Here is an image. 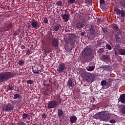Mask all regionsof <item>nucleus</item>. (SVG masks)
Here are the masks:
<instances>
[{"label": "nucleus", "mask_w": 125, "mask_h": 125, "mask_svg": "<svg viewBox=\"0 0 125 125\" xmlns=\"http://www.w3.org/2000/svg\"><path fill=\"white\" fill-rule=\"evenodd\" d=\"M93 52L92 49L87 47L84 48L81 53L83 59L86 62L91 61L93 59V57L92 56Z\"/></svg>", "instance_id": "f257e3e1"}, {"label": "nucleus", "mask_w": 125, "mask_h": 125, "mask_svg": "<svg viewBox=\"0 0 125 125\" xmlns=\"http://www.w3.org/2000/svg\"><path fill=\"white\" fill-rule=\"evenodd\" d=\"M94 119L100 120L101 122H108L110 120V114L108 111L98 112L93 116Z\"/></svg>", "instance_id": "f03ea898"}, {"label": "nucleus", "mask_w": 125, "mask_h": 125, "mask_svg": "<svg viewBox=\"0 0 125 125\" xmlns=\"http://www.w3.org/2000/svg\"><path fill=\"white\" fill-rule=\"evenodd\" d=\"M15 72H3L0 73V83L8 81L11 78L15 77Z\"/></svg>", "instance_id": "7ed1b4c3"}, {"label": "nucleus", "mask_w": 125, "mask_h": 125, "mask_svg": "<svg viewBox=\"0 0 125 125\" xmlns=\"http://www.w3.org/2000/svg\"><path fill=\"white\" fill-rule=\"evenodd\" d=\"M85 26V21H76L74 24V28L77 30H82Z\"/></svg>", "instance_id": "20e7f679"}, {"label": "nucleus", "mask_w": 125, "mask_h": 125, "mask_svg": "<svg viewBox=\"0 0 125 125\" xmlns=\"http://www.w3.org/2000/svg\"><path fill=\"white\" fill-rule=\"evenodd\" d=\"M58 106V102L55 100H52L47 104V107L48 109H53L56 108Z\"/></svg>", "instance_id": "39448f33"}, {"label": "nucleus", "mask_w": 125, "mask_h": 125, "mask_svg": "<svg viewBox=\"0 0 125 125\" xmlns=\"http://www.w3.org/2000/svg\"><path fill=\"white\" fill-rule=\"evenodd\" d=\"M13 109H14V107L10 104H7L6 106H4L3 108H2V111L5 112H11Z\"/></svg>", "instance_id": "423d86ee"}, {"label": "nucleus", "mask_w": 125, "mask_h": 125, "mask_svg": "<svg viewBox=\"0 0 125 125\" xmlns=\"http://www.w3.org/2000/svg\"><path fill=\"white\" fill-rule=\"evenodd\" d=\"M89 30L92 35H95L96 34V26L93 24H89Z\"/></svg>", "instance_id": "0eeeda50"}, {"label": "nucleus", "mask_w": 125, "mask_h": 125, "mask_svg": "<svg viewBox=\"0 0 125 125\" xmlns=\"http://www.w3.org/2000/svg\"><path fill=\"white\" fill-rule=\"evenodd\" d=\"M13 28V23L11 22H9L7 23V25L3 27L4 31L7 32V31H11Z\"/></svg>", "instance_id": "6e6552de"}, {"label": "nucleus", "mask_w": 125, "mask_h": 125, "mask_svg": "<svg viewBox=\"0 0 125 125\" xmlns=\"http://www.w3.org/2000/svg\"><path fill=\"white\" fill-rule=\"evenodd\" d=\"M101 85L103 86V87H104V89H107L111 86V83H107L106 80H102L101 82Z\"/></svg>", "instance_id": "1a4fd4ad"}, {"label": "nucleus", "mask_w": 125, "mask_h": 125, "mask_svg": "<svg viewBox=\"0 0 125 125\" xmlns=\"http://www.w3.org/2000/svg\"><path fill=\"white\" fill-rule=\"evenodd\" d=\"M57 70L59 74L63 73V72H64L65 70V64L63 62L60 63Z\"/></svg>", "instance_id": "9d476101"}, {"label": "nucleus", "mask_w": 125, "mask_h": 125, "mask_svg": "<svg viewBox=\"0 0 125 125\" xmlns=\"http://www.w3.org/2000/svg\"><path fill=\"white\" fill-rule=\"evenodd\" d=\"M114 11L116 13V14L117 15H121V17H125V11L122 10H120V9L115 8H114Z\"/></svg>", "instance_id": "9b49d317"}, {"label": "nucleus", "mask_w": 125, "mask_h": 125, "mask_svg": "<svg viewBox=\"0 0 125 125\" xmlns=\"http://www.w3.org/2000/svg\"><path fill=\"white\" fill-rule=\"evenodd\" d=\"M103 61L106 62V63H111V58L109 55H104L102 56Z\"/></svg>", "instance_id": "f8f14e48"}, {"label": "nucleus", "mask_w": 125, "mask_h": 125, "mask_svg": "<svg viewBox=\"0 0 125 125\" xmlns=\"http://www.w3.org/2000/svg\"><path fill=\"white\" fill-rule=\"evenodd\" d=\"M41 25V23H38V21H32L31 23L32 28L33 29H35L36 30H37L38 28H40L41 27V25Z\"/></svg>", "instance_id": "ddd939ff"}, {"label": "nucleus", "mask_w": 125, "mask_h": 125, "mask_svg": "<svg viewBox=\"0 0 125 125\" xmlns=\"http://www.w3.org/2000/svg\"><path fill=\"white\" fill-rule=\"evenodd\" d=\"M70 122L71 124H76L77 123V120L78 118L75 115H73L69 117Z\"/></svg>", "instance_id": "4468645a"}, {"label": "nucleus", "mask_w": 125, "mask_h": 125, "mask_svg": "<svg viewBox=\"0 0 125 125\" xmlns=\"http://www.w3.org/2000/svg\"><path fill=\"white\" fill-rule=\"evenodd\" d=\"M62 17L64 21V22H68L69 21V18H70V15L64 14L62 15Z\"/></svg>", "instance_id": "2eb2a0df"}, {"label": "nucleus", "mask_w": 125, "mask_h": 125, "mask_svg": "<svg viewBox=\"0 0 125 125\" xmlns=\"http://www.w3.org/2000/svg\"><path fill=\"white\" fill-rule=\"evenodd\" d=\"M53 46L54 47H57L59 44V41L57 39H54L52 40V43Z\"/></svg>", "instance_id": "dca6fc26"}, {"label": "nucleus", "mask_w": 125, "mask_h": 125, "mask_svg": "<svg viewBox=\"0 0 125 125\" xmlns=\"http://www.w3.org/2000/svg\"><path fill=\"white\" fill-rule=\"evenodd\" d=\"M84 75L86 78H88V79H86V82H89V80L92 78V75H91V73L90 72H85Z\"/></svg>", "instance_id": "f3484780"}, {"label": "nucleus", "mask_w": 125, "mask_h": 125, "mask_svg": "<svg viewBox=\"0 0 125 125\" xmlns=\"http://www.w3.org/2000/svg\"><path fill=\"white\" fill-rule=\"evenodd\" d=\"M67 85H68L69 86H71V87H73V86H75L73 79H72L71 78L69 79L67 82Z\"/></svg>", "instance_id": "a211bd4d"}, {"label": "nucleus", "mask_w": 125, "mask_h": 125, "mask_svg": "<svg viewBox=\"0 0 125 125\" xmlns=\"http://www.w3.org/2000/svg\"><path fill=\"white\" fill-rule=\"evenodd\" d=\"M119 99L121 102L123 104L125 103V94H121L120 96Z\"/></svg>", "instance_id": "6ab92c4d"}, {"label": "nucleus", "mask_w": 125, "mask_h": 125, "mask_svg": "<svg viewBox=\"0 0 125 125\" xmlns=\"http://www.w3.org/2000/svg\"><path fill=\"white\" fill-rule=\"evenodd\" d=\"M86 69L87 71H88L89 72H92V71H94V69H95V66H88L86 67Z\"/></svg>", "instance_id": "aec40b11"}, {"label": "nucleus", "mask_w": 125, "mask_h": 125, "mask_svg": "<svg viewBox=\"0 0 125 125\" xmlns=\"http://www.w3.org/2000/svg\"><path fill=\"white\" fill-rule=\"evenodd\" d=\"M102 69H104V71H107L108 72L111 71V67L109 65H103Z\"/></svg>", "instance_id": "412c9836"}, {"label": "nucleus", "mask_w": 125, "mask_h": 125, "mask_svg": "<svg viewBox=\"0 0 125 125\" xmlns=\"http://www.w3.org/2000/svg\"><path fill=\"white\" fill-rule=\"evenodd\" d=\"M60 28H62V26H61V25L59 24H56L54 26V30L55 32H58Z\"/></svg>", "instance_id": "4be33fe9"}, {"label": "nucleus", "mask_w": 125, "mask_h": 125, "mask_svg": "<svg viewBox=\"0 0 125 125\" xmlns=\"http://www.w3.org/2000/svg\"><path fill=\"white\" fill-rule=\"evenodd\" d=\"M64 115V112L62 109H59L58 110V115L59 118H60V117H62Z\"/></svg>", "instance_id": "5701e85b"}, {"label": "nucleus", "mask_w": 125, "mask_h": 125, "mask_svg": "<svg viewBox=\"0 0 125 125\" xmlns=\"http://www.w3.org/2000/svg\"><path fill=\"white\" fill-rule=\"evenodd\" d=\"M118 53L120 55H125V50L124 49H120Z\"/></svg>", "instance_id": "b1692460"}, {"label": "nucleus", "mask_w": 125, "mask_h": 125, "mask_svg": "<svg viewBox=\"0 0 125 125\" xmlns=\"http://www.w3.org/2000/svg\"><path fill=\"white\" fill-rule=\"evenodd\" d=\"M8 90H14V86H12V85L11 84H9L8 86H7V87Z\"/></svg>", "instance_id": "393cba45"}, {"label": "nucleus", "mask_w": 125, "mask_h": 125, "mask_svg": "<svg viewBox=\"0 0 125 125\" xmlns=\"http://www.w3.org/2000/svg\"><path fill=\"white\" fill-rule=\"evenodd\" d=\"M34 74H39L40 73V69H39V67H37V68H33L32 70Z\"/></svg>", "instance_id": "a878e982"}, {"label": "nucleus", "mask_w": 125, "mask_h": 125, "mask_svg": "<svg viewBox=\"0 0 125 125\" xmlns=\"http://www.w3.org/2000/svg\"><path fill=\"white\" fill-rule=\"evenodd\" d=\"M112 28L115 30V31H119V26L116 24H114L112 25Z\"/></svg>", "instance_id": "bb28decb"}, {"label": "nucleus", "mask_w": 125, "mask_h": 125, "mask_svg": "<svg viewBox=\"0 0 125 125\" xmlns=\"http://www.w3.org/2000/svg\"><path fill=\"white\" fill-rule=\"evenodd\" d=\"M18 64H19L20 66H22L25 65V62L23 60H21L18 61Z\"/></svg>", "instance_id": "cd10ccee"}, {"label": "nucleus", "mask_w": 125, "mask_h": 125, "mask_svg": "<svg viewBox=\"0 0 125 125\" xmlns=\"http://www.w3.org/2000/svg\"><path fill=\"white\" fill-rule=\"evenodd\" d=\"M20 97H21V96H20V95H19V94H15L14 95L13 99H19V98H20Z\"/></svg>", "instance_id": "c85d7f7f"}, {"label": "nucleus", "mask_w": 125, "mask_h": 125, "mask_svg": "<svg viewBox=\"0 0 125 125\" xmlns=\"http://www.w3.org/2000/svg\"><path fill=\"white\" fill-rule=\"evenodd\" d=\"M65 49L67 51H70V50H72L73 49V47L67 45L65 47Z\"/></svg>", "instance_id": "c756f323"}, {"label": "nucleus", "mask_w": 125, "mask_h": 125, "mask_svg": "<svg viewBox=\"0 0 125 125\" xmlns=\"http://www.w3.org/2000/svg\"><path fill=\"white\" fill-rule=\"evenodd\" d=\"M28 117H29V114H28L27 113H23V114L22 115L23 120H26V119H27V118H28Z\"/></svg>", "instance_id": "7c9ffc66"}, {"label": "nucleus", "mask_w": 125, "mask_h": 125, "mask_svg": "<svg viewBox=\"0 0 125 125\" xmlns=\"http://www.w3.org/2000/svg\"><path fill=\"white\" fill-rule=\"evenodd\" d=\"M105 47H106V49H108V50H112V46H111V45L106 44Z\"/></svg>", "instance_id": "2f4dec72"}, {"label": "nucleus", "mask_w": 125, "mask_h": 125, "mask_svg": "<svg viewBox=\"0 0 125 125\" xmlns=\"http://www.w3.org/2000/svg\"><path fill=\"white\" fill-rule=\"evenodd\" d=\"M115 39H116V41L117 42H120L122 40L121 39V37L118 36V35L115 36Z\"/></svg>", "instance_id": "473e14b6"}, {"label": "nucleus", "mask_w": 125, "mask_h": 125, "mask_svg": "<svg viewBox=\"0 0 125 125\" xmlns=\"http://www.w3.org/2000/svg\"><path fill=\"white\" fill-rule=\"evenodd\" d=\"M62 1L59 0L56 3V4L58 5V6L61 7L62 6Z\"/></svg>", "instance_id": "72a5a7b5"}, {"label": "nucleus", "mask_w": 125, "mask_h": 125, "mask_svg": "<svg viewBox=\"0 0 125 125\" xmlns=\"http://www.w3.org/2000/svg\"><path fill=\"white\" fill-rule=\"evenodd\" d=\"M72 41L73 42L75 43V44H77L79 42V39H78V38H74Z\"/></svg>", "instance_id": "f704fd0d"}, {"label": "nucleus", "mask_w": 125, "mask_h": 125, "mask_svg": "<svg viewBox=\"0 0 125 125\" xmlns=\"http://www.w3.org/2000/svg\"><path fill=\"white\" fill-rule=\"evenodd\" d=\"M27 83L28 84H33L34 83V80L29 79L27 81Z\"/></svg>", "instance_id": "c9c22d12"}, {"label": "nucleus", "mask_w": 125, "mask_h": 125, "mask_svg": "<svg viewBox=\"0 0 125 125\" xmlns=\"http://www.w3.org/2000/svg\"><path fill=\"white\" fill-rule=\"evenodd\" d=\"M68 3H69L70 4H73V3H75V1H76V0H67Z\"/></svg>", "instance_id": "e433bc0d"}, {"label": "nucleus", "mask_w": 125, "mask_h": 125, "mask_svg": "<svg viewBox=\"0 0 125 125\" xmlns=\"http://www.w3.org/2000/svg\"><path fill=\"white\" fill-rule=\"evenodd\" d=\"M17 125H27V124L23 122H19L17 124Z\"/></svg>", "instance_id": "4c0bfd02"}, {"label": "nucleus", "mask_w": 125, "mask_h": 125, "mask_svg": "<svg viewBox=\"0 0 125 125\" xmlns=\"http://www.w3.org/2000/svg\"><path fill=\"white\" fill-rule=\"evenodd\" d=\"M121 112L122 114H124V115H125V105L122 107L121 109Z\"/></svg>", "instance_id": "58836bf2"}, {"label": "nucleus", "mask_w": 125, "mask_h": 125, "mask_svg": "<svg viewBox=\"0 0 125 125\" xmlns=\"http://www.w3.org/2000/svg\"><path fill=\"white\" fill-rule=\"evenodd\" d=\"M43 22L45 24H47L48 23V20L47 19V18H44Z\"/></svg>", "instance_id": "ea45409f"}, {"label": "nucleus", "mask_w": 125, "mask_h": 125, "mask_svg": "<svg viewBox=\"0 0 125 125\" xmlns=\"http://www.w3.org/2000/svg\"><path fill=\"white\" fill-rule=\"evenodd\" d=\"M70 45H71V46H72V47H74V46H75V44H76L75 43V42H73V41H71V42H70Z\"/></svg>", "instance_id": "a19ab883"}, {"label": "nucleus", "mask_w": 125, "mask_h": 125, "mask_svg": "<svg viewBox=\"0 0 125 125\" xmlns=\"http://www.w3.org/2000/svg\"><path fill=\"white\" fill-rule=\"evenodd\" d=\"M109 123H110V124H115L116 123V121L114 119H112L109 121Z\"/></svg>", "instance_id": "79ce46f5"}, {"label": "nucleus", "mask_w": 125, "mask_h": 125, "mask_svg": "<svg viewBox=\"0 0 125 125\" xmlns=\"http://www.w3.org/2000/svg\"><path fill=\"white\" fill-rule=\"evenodd\" d=\"M43 85L44 86H49V83H46V82L44 81Z\"/></svg>", "instance_id": "37998d69"}, {"label": "nucleus", "mask_w": 125, "mask_h": 125, "mask_svg": "<svg viewBox=\"0 0 125 125\" xmlns=\"http://www.w3.org/2000/svg\"><path fill=\"white\" fill-rule=\"evenodd\" d=\"M100 4H104L105 3V0H100Z\"/></svg>", "instance_id": "c03bdc74"}, {"label": "nucleus", "mask_w": 125, "mask_h": 125, "mask_svg": "<svg viewBox=\"0 0 125 125\" xmlns=\"http://www.w3.org/2000/svg\"><path fill=\"white\" fill-rule=\"evenodd\" d=\"M30 53H31V51H30V50L29 49L26 50V54L27 55H30Z\"/></svg>", "instance_id": "a18cd8bd"}, {"label": "nucleus", "mask_w": 125, "mask_h": 125, "mask_svg": "<svg viewBox=\"0 0 125 125\" xmlns=\"http://www.w3.org/2000/svg\"><path fill=\"white\" fill-rule=\"evenodd\" d=\"M112 81H113L112 79H109L108 80V82L107 83H110V85H111V83H112Z\"/></svg>", "instance_id": "49530a36"}, {"label": "nucleus", "mask_w": 125, "mask_h": 125, "mask_svg": "<svg viewBox=\"0 0 125 125\" xmlns=\"http://www.w3.org/2000/svg\"><path fill=\"white\" fill-rule=\"evenodd\" d=\"M99 53H103V52H104L103 49V48H100L99 50Z\"/></svg>", "instance_id": "de8ad7c7"}, {"label": "nucleus", "mask_w": 125, "mask_h": 125, "mask_svg": "<svg viewBox=\"0 0 125 125\" xmlns=\"http://www.w3.org/2000/svg\"><path fill=\"white\" fill-rule=\"evenodd\" d=\"M84 34H85V32H82L81 33V36H82V37H83V36H84Z\"/></svg>", "instance_id": "09e8293b"}, {"label": "nucleus", "mask_w": 125, "mask_h": 125, "mask_svg": "<svg viewBox=\"0 0 125 125\" xmlns=\"http://www.w3.org/2000/svg\"><path fill=\"white\" fill-rule=\"evenodd\" d=\"M121 31H118L117 32V34H116V36H121Z\"/></svg>", "instance_id": "8fccbe9b"}, {"label": "nucleus", "mask_w": 125, "mask_h": 125, "mask_svg": "<svg viewBox=\"0 0 125 125\" xmlns=\"http://www.w3.org/2000/svg\"><path fill=\"white\" fill-rule=\"evenodd\" d=\"M103 32H104V33H106V32H107V29H106V28H103Z\"/></svg>", "instance_id": "3c124183"}, {"label": "nucleus", "mask_w": 125, "mask_h": 125, "mask_svg": "<svg viewBox=\"0 0 125 125\" xmlns=\"http://www.w3.org/2000/svg\"><path fill=\"white\" fill-rule=\"evenodd\" d=\"M45 118H46V115L45 114H43L42 115V118L43 119H45Z\"/></svg>", "instance_id": "603ef678"}, {"label": "nucleus", "mask_w": 125, "mask_h": 125, "mask_svg": "<svg viewBox=\"0 0 125 125\" xmlns=\"http://www.w3.org/2000/svg\"><path fill=\"white\" fill-rule=\"evenodd\" d=\"M21 49H24L25 48V45H22L21 46Z\"/></svg>", "instance_id": "864d4df0"}, {"label": "nucleus", "mask_w": 125, "mask_h": 125, "mask_svg": "<svg viewBox=\"0 0 125 125\" xmlns=\"http://www.w3.org/2000/svg\"><path fill=\"white\" fill-rule=\"evenodd\" d=\"M27 28L28 29H31V28H32V25H30V24H28L27 25Z\"/></svg>", "instance_id": "5fc2aeb1"}, {"label": "nucleus", "mask_w": 125, "mask_h": 125, "mask_svg": "<svg viewBox=\"0 0 125 125\" xmlns=\"http://www.w3.org/2000/svg\"><path fill=\"white\" fill-rule=\"evenodd\" d=\"M17 35H18V32H17V31H15L14 33V35L17 36Z\"/></svg>", "instance_id": "6e6d98bb"}, {"label": "nucleus", "mask_w": 125, "mask_h": 125, "mask_svg": "<svg viewBox=\"0 0 125 125\" xmlns=\"http://www.w3.org/2000/svg\"><path fill=\"white\" fill-rule=\"evenodd\" d=\"M33 116H34V113H30V117L33 118Z\"/></svg>", "instance_id": "4d7b16f0"}, {"label": "nucleus", "mask_w": 125, "mask_h": 125, "mask_svg": "<svg viewBox=\"0 0 125 125\" xmlns=\"http://www.w3.org/2000/svg\"><path fill=\"white\" fill-rule=\"evenodd\" d=\"M100 45H101V42H99L97 44V46H100Z\"/></svg>", "instance_id": "13d9d810"}, {"label": "nucleus", "mask_w": 125, "mask_h": 125, "mask_svg": "<svg viewBox=\"0 0 125 125\" xmlns=\"http://www.w3.org/2000/svg\"><path fill=\"white\" fill-rule=\"evenodd\" d=\"M57 99L58 100H61V99L60 98V96H58Z\"/></svg>", "instance_id": "bf43d9fd"}, {"label": "nucleus", "mask_w": 125, "mask_h": 125, "mask_svg": "<svg viewBox=\"0 0 125 125\" xmlns=\"http://www.w3.org/2000/svg\"><path fill=\"white\" fill-rule=\"evenodd\" d=\"M88 2H89V3H91V2H92V0H88Z\"/></svg>", "instance_id": "052dcab7"}, {"label": "nucleus", "mask_w": 125, "mask_h": 125, "mask_svg": "<svg viewBox=\"0 0 125 125\" xmlns=\"http://www.w3.org/2000/svg\"><path fill=\"white\" fill-rule=\"evenodd\" d=\"M45 53H49V52L46 50L44 51Z\"/></svg>", "instance_id": "680f3d73"}, {"label": "nucleus", "mask_w": 125, "mask_h": 125, "mask_svg": "<svg viewBox=\"0 0 125 125\" xmlns=\"http://www.w3.org/2000/svg\"><path fill=\"white\" fill-rule=\"evenodd\" d=\"M22 102V100H19V101H18V103H20L21 102Z\"/></svg>", "instance_id": "e2e57ef3"}, {"label": "nucleus", "mask_w": 125, "mask_h": 125, "mask_svg": "<svg viewBox=\"0 0 125 125\" xmlns=\"http://www.w3.org/2000/svg\"><path fill=\"white\" fill-rule=\"evenodd\" d=\"M117 52H115V54H117Z\"/></svg>", "instance_id": "0e129e2a"}, {"label": "nucleus", "mask_w": 125, "mask_h": 125, "mask_svg": "<svg viewBox=\"0 0 125 125\" xmlns=\"http://www.w3.org/2000/svg\"><path fill=\"white\" fill-rule=\"evenodd\" d=\"M36 0V1H37V0Z\"/></svg>", "instance_id": "69168bd1"}]
</instances>
